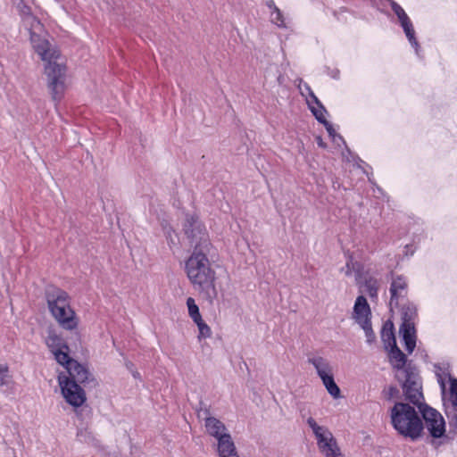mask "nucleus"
Wrapping results in <instances>:
<instances>
[{
    "label": "nucleus",
    "instance_id": "f257e3e1",
    "mask_svg": "<svg viewBox=\"0 0 457 457\" xmlns=\"http://www.w3.org/2000/svg\"><path fill=\"white\" fill-rule=\"evenodd\" d=\"M184 229L194 247L185 265L187 278L193 287L203 294L210 303H212L218 295V291L216 272L207 258L212 248L208 233L203 223L195 216L187 218Z\"/></svg>",
    "mask_w": 457,
    "mask_h": 457
},
{
    "label": "nucleus",
    "instance_id": "f03ea898",
    "mask_svg": "<svg viewBox=\"0 0 457 457\" xmlns=\"http://www.w3.org/2000/svg\"><path fill=\"white\" fill-rule=\"evenodd\" d=\"M22 24L29 33L33 49L44 62V73L52 99L60 101L66 89V65L60 51L49 42L44 25L28 8L22 11Z\"/></svg>",
    "mask_w": 457,
    "mask_h": 457
},
{
    "label": "nucleus",
    "instance_id": "7ed1b4c3",
    "mask_svg": "<svg viewBox=\"0 0 457 457\" xmlns=\"http://www.w3.org/2000/svg\"><path fill=\"white\" fill-rule=\"evenodd\" d=\"M414 405L397 402L390 410V420L393 428L403 437L416 441L423 435V421Z\"/></svg>",
    "mask_w": 457,
    "mask_h": 457
},
{
    "label": "nucleus",
    "instance_id": "20e7f679",
    "mask_svg": "<svg viewBox=\"0 0 457 457\" xmlns=\"http://www.w3.org/2000/svg\"><path fill=\"white\" fill-rule=\"evenodd\" d=\"M48 310L58 325L69 331L77 329L79 318L71 306L69 295L57 287H49L46 292Z\"/></svg>",
    "mask_w": 457,
    "mask_h": 457
},
{
    "label": "nucleus",
    "instance_id": "39448f33",
    "mask_svg": "<svg viewBox=\"0 0 457 457\" xmlns=\"http://www.w3.org/2000/svg\"><path fill=\"white\" fill-rule=\"evenodd\" d=\"M395 377L402 384L405 399L412 405L418 406V408L424 405L422 403L421 382L416 369L412 370H401L399 373H395Z\"/></svg>",
    "mask_w": 457,
    "mask_h": 457
},
{
    "label": "nucleus",
    "instance_id": "423d86ee",
    "mask_svg": "<svg viewBox=\"0 0 457 457\" xmlns=\"http://www.w3.org/2000/svg\"><path fill=\"white\" fill-rule=\"evenodd\" d=\"M402 324L399 328L406 351L411 353L416 346L415 319L417 308L413 303L403 304L401 309Z\"/></svg>",
    "mask_w": 457,
    "mask_h": 457
},
{
    "label": "nucleus",
    "instance_id": "0eeeda50",
    "mask_svg": "<svg viewBox=\"0 0 457 457\" xmlns=\"http://www.w3.org/2000/svg\"><path fill=\"white\" fill-rule=\"evenodd\" d=\"M437 381L443 391L445 390V380L446 378L450 382V398L449 403L445 404V413L449 420L451 427L457 431V378H452L447 370H442L437 372Z\"/></svg>",
    "mask_w": 457,
    "mask_h": 457
},
{
    "label": "nucleus",
    "instance_id": "6e6552de",
    "mask_svg": "<svg viewBox=\"0 0 457 457\" xmlns=\"http://www.w3.org/2000/svg\"><path fill=\"white\" fill-rule=\"evenodd\" d=\"M424 420L423 426L434 438H441L445 433V421L442 414L426 404L419 408Z\"/></svg>",
    "mask_w": 457,
    "mask_h": 457
},
{
    "label": "nucleus",
    "instance_id": "1a4fd4ad",
    "mask_svg": "<svg viewBox=\"0 0 457 457\" xmlns=\"http://www.w3.org/2000/svg\"><path fill=\"white\" fill-rule=\"evenodd\" d=\"M58 382L62 395L69 404L73 407H79L85 403V391L78 385V383L71 381L66 374L60 373L58 376Z\"/></svg>",
    "mask_w": 457,
    "mask_h": 457
},
{
    "label": "nucleus",
    "instance_id": "9d476101",
    "mask_svg": "<svg viewBox=\"0 0 457 457\" xmlns=\"http://www.w3.org/2000/svg\"><path fill=\"white\" fill-rule=\"evenodd\" d=\"M204 414L206 434L215 438L217 442L230 436L228 429L221 420L215 417L210 416L208 410H204Z\"/></svg>",
    "mask_w": 457,
    "mask_h": 457
},
{
    "label": "nucleus",
    "instance_id": "9b49d317",
    "mask_svg": "<svg viewBox=\"0 0 457 457\" xmlns=\"http://www.w3.org/2000/svg\"><path fill=\"white\" fill-rule=\"evenodd\" d=\"M390 308H396L400 304V301L407 295V281L403 276L394 277L390 286Z\"/></svg>",
    "mask_w": 457,
    "mask_h": 457
},
{
    "label": "nucleus",
    "instance_id": "f8f14e48",
    "mask_svg": "<svg viewBox=\"0 0 457 457\" xmlns=\"http://www.w3.org/2000/svg\"><path fill=\"white\" fill-rule=\"evenodd\" d=\"M371 312L370 305L363 295H360L356 298L352 318L360 326L366 325L370 322Z\"/></svg>",
    "mask_w": 457,
    "mask_h": 457
},
{
    "label": "nucleus",
    "instance_id": "ddd939ff",
    "mask_svg": "<svg viewBox=\"0 0 457 457\" xmlns=\"http://www.w3.org/2000/svg\"><path fill=\"white\" fill-rule=\"evenodd\" d=\"M306 422L315 436L318 447L334 438L331 431L327 427L319 425L312 417H309Z\"/></svg>",
    "mask_w": 457,
    "mask_h": 457
},
{
    "label": "nucleus",
    "instance_id": "4468645a",
    "mask_svg": "<svg viewBox=\"0 0 457 457\" xmlns=\"http://www.w3.org/2000/svg\"><path fill=\"white\" fill-rule=\"evenodd\" d=\"M389 352V361L393 368L396 370V373H399L401 370H412L415 368L406 366V356L405 354L395 346L388 350Z\"/></svg>",
    "mask_w": 457,
    "mask_h": 457
},
{
    "label": "nucleus",
    "instance_id": "2eb2a0df",
    "mask_svg": "<svg viewBox=\"0 0 457 457\" xmlns=\"http://www.w3.org/2000/svg\"><path fill=\"white\" fill-rule=\"evenodd\" d=\"M65 370L68 374L66 376L75 383H84L88 378V370L75 360Z\"/></svg>",
    "mask_w": 457,
    "mask_h": 457
},
{
    "label": "nucleus",
    "instance_id": "dca6fc26",
    "mask_svg": "<svg viewBox=\"0 0 457 457\" xmlns=\"http://www.w3.org/2000/svg\"><path fill=\"white\" fill-rule=\"evenodd\" d=\"M308 362L314 367L320 378H323L333 373L330 362L322 356H311L308 358Z\"/></svg>",
    "mask_w": 457,
    "mask_h": 457
},
{
    "label": "nucleus",
    "instance_id": "f3484780",
    "mask_svg": "<svg viewBox=\"0 0 457 457\" xmlns=\"http://www.w3.org/2000/svg\"><path fill=\"white\" fill-rule=\"evenodd\" d=\"M217 453L219 457H239L231 436L217 442Z\"/></svg>",
    "mask_w": 457,
    "mask_h": 457
},
{
    "label": "nucleus",
    "instance_id": "a211bd4d",
    "mask_svg": "<svg viewBox=\"0 0 457 457\" xmlns=\"http://www.w3.org/2000/svg\"><path fill=\"white\" fill-rule=\"evenodd\" d=\"M307 104L317 120L320 123L325 122V113L327 111L319 101L317 96L314 95V93H311V99H307Z\"/></svg>",
    "mask_w": 457,
    "mask_h": 457
},
{
    "label": "nucleus",
    "instance_id": "6ab92c4d",
    "mask_svg": "<svg viewBox=\"0 0 457 457\" xmlns=\"http://www.w3.org/2000/svg\"><path fill=\"white\" fill-rule=\"evenodd\" d=\"M47 347L51 353H54L59 349L68 350V345L64 343L63 339L57 335L54 330H49L45 340Z\"/></svg>",
    "mask_w": 457,
    "mask_h": 457
},
{
    "label": "nucleus",
    "instance_id": "aec40b11",
    "mask_svg": "<svg viewBox=\"0 0 457 457\" xmlns=\"http://www.w3.org/2000/svg\"><path fill=\"white\" fill-rule=\"evenodd\" d=\"M318 448L325 457H344L335 437Z\"/></svg>",
    "mask_w": 457,
    "mask_h": 457
},
{
    "label": "nucleus",
    "instance_id": "412c9836",
    "mask_svg": "<svg viewBox=\"0 0 457 457\" xmlns=\"http://www.w3.org/2000/svg\"><path fill=\"white\" fill-rule=\"evenodd\" d=\"M403 28L406 37L408 38L411 46L415 49L417 55H420V45L415 37V30L412 22L410 19L400 23Z\"/></svg>",
    "mask_w": 457,
    "mask_h": 457
},
{
    "label": "nucleus",
    "instance_id": "4be33fe9",
    "mask_svg": "<svg viewBox=\"0 0 457 457\" xmlns=\"http://www.w3.org/2000/svg\"><path fill=\"white\" fill-rule=\"evenodd\" d=\"M381 338L386 350L397 346L392 323L385 324L381 332Z\"/></svg>",
    "mask_w": 457,
    "mask_h": 457
},
{
    "label": "nucleus",
    "instance_id": "5701e85b",
    "mask_svg": "<svg viewBox=\"0 0 457 457\" xmlns=\"http://www.w3.org/2000/svg\"><path fill=\"white\" fill-rule=\"evenodd\" d=\"M320 379L322 381L323 386H325L326 390L328 391L331 397H333L334 399L341 398V390L335 382L333 373Z\"/></svg>",
    "mask_w": 457,
    "mask_h": 457
},
{
    "label": "nucleus",
    "instance_id": "b1692460",
    "mask_svg": "<svg viewBox=\"0 0 457 457\" xmlns=\"http://www.w3.org/2000/svg\"><path fill=\"white\" fill-rule=\"evenodd\" d=\"M268 6L270 8V21L278 27L284 28L286 26L283 14L280 10L274 4L272 1H270Z\"/></svg>",
    "mask_w": 457,
    "mask_h": 457
},
{
    "label": "nucleus",
    "instance_id": "393cba45",
    "mask_svg": "<svg viewBox=\"0 0 457 457\" xmlns=\"http://www.w3.org/2000/svg\"><path fill=\"white\" fill-rule=\"evenodd\" d=\"M187 307L188 316L192 319L194 322L200 321L203 319L199 311V307L193 297H188L187 299Z\"/></svg>",
    "mask_w": 457,
    "mask_h": 457
},
{
    "label": "nucleus",
    "instance_id": "a878e982",
    "mask_svg": "<svg viewBox=\"0 0 457 457\" xmlns=\"http://www.w3.org/2000/svg\"><path fill=\"white\" fill-rule=\"evenodd\" d=\"M364 287L365 291L369 295L370 297L374 298L378 295V281L377 278L373 277H369L365 278L364 281Z\"/></svg>",
    "mask_w": 457,
    "mask_h": 457
},
{
    "label": "nucleus",
    "instance_id": "bb28decb",
    "mask_svg": "<svg viewBox=\"0 0 457 457\" xmlns=\"http://www.w3.org/2000/svg\"><path fill=\"white\" fill-rule=\"evenodd\" d=\"M52 353L54 356L56 361L65 369L70 365V362L74 361L69 355V349H59Z\"/></svg>",
    "mask_w": 457,
    "mask_h": 457
},
{
    "label": "nucleus",
    "instance_id": "cd10ccee",
    "mask_svg": "<svg viewBox=\"0 0 457 457\" xmlns=\"http://www.w3.org/2000/svg\"><path fill=\"white\" fill-rule=\"evenodd\" d=\"M195 325L197 326L198 328V331H199V334H198V339L199 340H202V339H205V338H209L211 337L212 336V329L204 321V320L202 319L200 321H195Z\"/></svg>",
    "mask_w": 457,
    "mask_h": 457
},
{
    "label": "nucleus",
    "instance_id": "c85d7f7f",
    "mask_svg": "<svg viewBox=\"0 0 457 457\" xmlns=\"http://www.w3.org/2000/svg\"><path fill=\"white\" fill-rule=\"evenodd\" d=\"M389 4L400 23L410 19L404 10L396 2L390 0Z\"/></svg>",
    "mask_w": 457,
    "mask_h": 457
},
{
    "label": "nucleus",
    "instance_id": "c756f323",
    "mask_svg": "<svg viewBox=\"0 0 457 457\" xmlns=\"http://www.w3.org/2000/svg\"><path fill=\"white\" fill-rule=\"evenodd\" d=\"M12 384V377L6 365L0 364V386H10Z\"/></svg>",
    "mask_w": 457,
    "mask_h": 457
},
{
    "label": "nucleus",
    "instance_id": "7c9ffc66",
    "mask_svg": "<svg viewBox=\"0 0 457 457\" xmlns=\"http://www.w3.org/2000/svg\"><path fill=\"white\" fill-rule=\"evenodd\" d=\"M361 328L365 332V335H366V337H367V341L369 343L372 342L373 339H374V333H373L372 328H371V322L367 323V326L366 325L365 326L361 325Z\"/></svg>",
    "mask_w": 457,
    "mask_h": 457
},
{
    "label": "nucleus",
    "instance_id": "2f4dec72",
    "mask_svg": "<svg viewBox=\"0 0 457 457\" xmlns=\"http://www.w3.org/2000/svg\"><path fill=\"white\" fill-rule=\"evenodd\" d=\"M322 124L325 125L326 129L329 135V137L332 138L333 142H336V137H337V134L336 133L335 129H333L332 125L328 122L326 120L325 122H322Z\"/></svg>",
    "mask_w": 457,
    "mask_h": 457
},
{
    "label": "nucleus",
    "instance_id": "473e14b6",
    "mask_svg": "<svg viewBox=\"0 0 457 457\" xmlns=\"http://www.w3.org/2000/svg\"><path fill=\"white\" fill-rule=\"evenodd\" d=\"M299 89L301 91V94L303 96H305V92L308 94V96L311 97V93H313L311 89V87H309L308 84L306 83H303V86L300 84L299 85Z\"/></svg>",
    "mask_w": 457,
    "mask_h": 457
},
{
    "label": "nucleus",
    "instance_id": "72a5a7b5",
    "mask_svg": "<svg viewBox=\"0 0 457 457\" xmlns=\"http://www.w3.org/2000/svg\"><path fill=\"white\" fill-rule=\"evenodd\" d=\"M388 391H389V397H393L395 395H396L398 393V390L394 386L389 387Z\"/></svg>",
    "mask_w": 457,
    "mask_h": 457
},
{
    "label": "nucleus",
    "instance_id": "f704fd0d",
    "mask_svg": "<svg viewBox=\"0 0 457 457\" xmlns=\"http://www.w3.org/2000/svg\"><path fill=\"white\" fill-rule=\"evenodd\" d=\"M337 145H340V143H345L343 137L337 134V137H336V142H334Z\"/></svg>",
    "mask_w": 457,
    "mask_h": 457
},
{
    "label": "nucleus",
    "instance_id": "c9c22d12",
    "mask_svg": "<svg viewBox=\"0 0 457 457\" xmlns=\"http://www.w3.org/2000/svg\"><path fill=\"white\" fill-rule=\"evenodd\" d=\"M350 273H351L350 265H349V262H347L346 263L345 274L348 276V275H350Z\"/></svg>",
    "mask_w": 457,
    "mask_h": 457
},
{
    "label": "nucleus",
    "instance_id": "e433bc0d",
    "mask_svg": "<svg viewBox=\"0 0 457 457\" xmlns=\"http://www.w3.org/2000/svg\"><path fill=\"white\" fill-rule=\"evenodd\" d=\"M318 145L321 147H324V143L322 142L320 137H318Z\"/></svg>",
    "mask_w": 457,
    "mask_h": 457
},
{
    "label": "nucleus",
    "instance_id": "4c0bfd02",
    "mask_svg": "<svg viewBox=\"0 0 457 457\" xmlns=\"http://www.w3.org/2000/svg\"><path fill=\"white\" fill-rule=\"evenodd\" d=\"M133 377L134 378H138L139 377V373L138 372H133Z\"/></svg>",
    "mask_w": 457,
    "mask_h": 457
},
{
    "label": "nucleus",
    "instance_id": "58836bf2",
    "mask_svg": "<svg viewBox=\"0 0 457 457\" xmlns=\"http://www.w3.org/2000/svg\"><path fill=\"white\" fill-rule=\"evenodd\" d=\"M337 74H338V71L333 72V78L337 79Z\"/></svg>",
    "mask_w": 457,
    "mask_h": 457
},
{
    "label": "nucleus",
    "instance_id": "ea45409f",
    "mask_svg": "<svg viewBox=\"0 0 457 457\" xmlns=\"http://www.w3.org/2000/svg\"><path fill=\"white\" fill-rule=\"evenodd\" d=\"M337 74H338V71L333 72V78L337 79Z\"/></svg>",
    "mask_w": 457,
    "mask_h": 457
},
{
    "label": "nucleus",
    "instance_id": "a19ab883",
    "mask_svg": "<svg viewBox=\"0 0 457 457\" xmlns=\"http://www.w3.org/2000/svg\"><path fill=\"white\" fill-rule=\"evenodd\" d=\"M278 83L280 84L281 81H280V76L278 78Z\"/></svg>",
    "mask_w": 457,
    "mask_h": 457
}]
</instances>
